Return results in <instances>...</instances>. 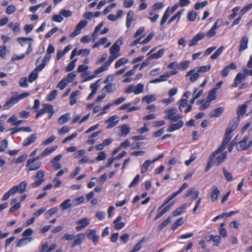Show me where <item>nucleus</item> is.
<instances>
[{
    "instance_id": "nucleus-1",
    "label": "nucleus",
    "mask_w": 252,
    "mask_h": 252,
    "mask_svg": "<svg viewBox=\"0 0 252 252\" xmlns=\"http://www.w3.org/2000/svg\"><path fill=\"white\" fill-rule=\"evenodd\" d=\"M27 186V182L26 181H24L19 185L14 186L4 194L2 200L3 201L7 200L11 195H13L17 192L21 194L24 193L26 190Z\"/></svg>"
},
{
    "instance_id": "nucleus-2",
    "label": "nucleus",
    "mask_w": 252,
    "mask_h": 252,
    "mask_svg": "<svg viewBox=\"0 0 252 252\" xmlns=\"http://www.w3.org/2000/svg\"><path fill=\"white\" fill-rule=\"evenodd\" d=\"M217 29L213 27L207 32L206 35L209 37H214L216 35V30ZM205 36L204 33L199 32L195 35L191 40L189 42V47L196 45L197 44L198 41L203 39Z\"/></svg>"
},
{
    "instance_id": "nucleus-3",
    "label": "nucleus",
    "mask_w": 252,
    "mask_h": 252,
    "mask_svg": "<svg viewBox=\"0 0 252 252\" xmlns=\"http://www.w3.org/2000/svg\"><path fill=\"white\" fill-rule=\"evenodd\" d=\"M45 113L49 114L48 119H50L54 113L53 106L50 104H43L42 108L37 111V113L35 115V118L38 119L41 117Z\"/></svg>"
},
{
    "instance_id": "nucleus-4",
    "label": "nucleus",
    "mask_w": 252,
    "mask_h": 252,
    "mask_svg": "<svg viewBox=\"0 0 252 252\" xmlns=\"http://www.w3.org/2000/svg\"><path fill=\"white\" fill-rule=\"evenodd\" d=\"M45 176V172L42 170H38L35 176L33 177L34 180V183L31 184L32 188H35L39 187L44 181V177Z\"/></svg>"
},
{
    "instance_id": "nucleus-5",
    "label": "nucleus",
    "mask_w": 252,
    "mask_h": 252,
    "mask_svg": "<svg viewBox=\"0 0 252 252\" xmlns=\"http://www.w3.org/2000/svg\"><path fill=\"white\" fill-rule=\"evenodd\" d=\"M230 134L231 133L229 132L225 131L221 144L219 148L213 153V155L212 156V157H214V155L219 154L220 152H222L225 149L226 145L228 144L231 139Z\"/></svg>"
},
{
    "instance_id": "nucleus-6",
    "label": "nucleus",
    "mask_w": 252,
    "mask_h": 252,
    "mask_svg": "<svg viewBox=\"0 0 252 252\" xmlns=\"http://www.w3.org/2000/svg\"><path fill=\"white\" fill-rule=\"evenodd\" d=\"M90 53V50L88 49H82L77 50V49H74L71 52L70 55V59L72 60L76 56H88Z\"/></svg>"
},
{
    "instance_id": "nucleus-7",
    "label": "nucleus",
    "mask_w": 252,
    "mask_h": 252,
    "mask_svg": "<svg viewBox=\"0 0 252 252\" xmlns=\"http://www.w3.org/2000/svg\"><path fill=\"white\" fill-rule=\"evenodd\" d=\"M29 163V159L28 160L26 166L28 168V172L38 170L42 165V162L40 161H33L32 162Z\"/></svg>"
},
{
    "instance_id": "nucleus-8",
    "label": "nucleus",
    "mask_w": 252,
    "mask_h": 252,
    "mask_svg": "<svg viewBox=\"0 0 252 252\" xmlns=\"http://www.w3.org/2000/svg\"><path fill=\"white\" fill-rule=\"evenodd\" d=\"M88 238L92 240L94 245H96L98 242L99 237L96 234V230L94 229H90L89 232L86 234Z\"/></svg>"
},
{
    "instance_id": "nucleus-9",
    "label": "nucleus",
    "mask_w": 252,
    "mask_h": 252,
    "mask_svg": "<svg viewBox=\"0 0 252 252\" xmlns=\"http://www.w3.org/2000/svg\"><path fill=\"white\" fill-rule=\"evenodd\" d=\"M248 140V137L245 136L243 140L238 142L236 145V149L238 151H245L248 149L247 142Z\"/></svg>"
},
{
    "instance_id": "nucleus-10",
    "label": "nucleus",
    "mask_w": 252,
    "mask_h": 252,
    "mask_svg": "<svg viewBox=\"0 0 252 252\" xmlns=\"http://www.w3.org/2000/svg\"><path fill=\"white\" fill-rule=\"evenodd\" d=\"M199 192L198 190H195L194 187L190 188L188 191L184 195V197L186 198L191 196L190 198L192 200L196 199L199 195Z\"/></svg>"
},
{
    "instance_id": "nucleus-11",
    "label": "nucleus",
    "mask_w": 252,
    "mask_h": 252,
    "mask_svg": "<svg viewBox=\"0 0 252 252\" xmlns=\"http://www.w3.org/2000/svg\"><path fill=\"white\" fill-rule=\"evenodd\" d=\"M249 103V101H246L242 105L238 106L237 109V114L238 115V121H240V117L243 116L246 112V109L248 107L247 103Z\"/></svg>"
},
{
    "instance_id": "nucleus-12",
    "label": "nucleus",
    "mask_w": 252,
    "mask_h": 252,
    "mask_svg": "<svg viewBox=\"0 0 252 252\" xmlns=\"http://www.w3.org/2000/svg\"><path fill=\"white\" fill-rule=\"evenodd\" d=\"M239 122V121H238V119H237V120L233 119L232 121H230L226 129V131L229 132V133H231L237 127Z\"/></svg>"
},
{
    "instance_id": "nucleus-13",
    "label": "nucleus",
    "mask_w": 252,
    "mask_h": 252,
    "mask_svg": "<svg viewBox=\"0 0 252 252\" xmlns=\"http://www.w3.org/2000/svg\"><path fill=\"white\" fill-rule=\"evenodd\" d=\"M220 192L216 186H212V191L210 194V199L212 202L216 201L220 196Z\"/></svg>"
},
{
    "instance_id": "nucleus-14",
    "label": "nucleus",
    "mask_w": 252,
    "mask_h": 252,
    "mask_svg": "<svg viewBox=\"0 0 252 252\" xmlns=\"http://www.w3.org/2000/svg\"><path fill=\"white\" fill-rule=\"evenodd\" d=\"M237 66L235 63H232L229 65L224 67V68L221 71V75L223 77H226L228 75L229 71L231 70L235 69Z\"/></svg>"
},
{
    "instance_id": "nucleus-15",
    "label": "nucleus",
    "mask_w": 252,
    "mask_h": 252,
    "mask_svg": "<svg viewBox=\"0 0 252 252\" xmlns=\"http://www.w3.org/2000/svg\"><path fill=\"white\" fill-rule=\"evenodd\" d=\"M183 121L182 120H179L177 123L170 124L167 128V131L169 132H173L175 130L180 129L183 127Z\"/></svg>"
},
{
    "instance_id": "nucleus-16",
    "label": "nucleus",
    "mask_w": 252,
    "mask_h": 252,
    "mask_svg": "<svg viewBox=\"0 0 252 252\" xmlns=\"http://www.w3.org/2000/svg\"><path fill=\"white\" fill-rule=\"evenodd\" d=\"M18 102L16 97L12 96L10 97L2 106L3 110H7L13 106Z\"/></svg>"
},
{
    "instance_id": "nucleus-17",
    "label": "nucleus",
    "mask_w": 252,
    "mask_h": 252,
    "mask_svg": "<svg viewBox=\"0 0 252 252\" xmlns=\"http://www.w3.org/2000/svg\"><path fill=\"white\" fill-rule=\"evenodd\" d=\"M76 238L72 242L71 247L74 248L77 246L80 245L83 241L85 238V235L84 233L78 234L76 236Z\"/></svg>"
},
{
    "instance_id": "nucleus-18",
    "label": "nucleus",
    "mask_w": 252,
    "mask_h": 252,
    "mask_svg": "<svg viewBox=\"0 0 252 252\" xmlns=\"http://www.w3.org/2000/svg\"><path fill=\"white\" fill-rule=\"evenodd\" d=\"M37 135L35 133L32 134L26 138L23 142L24 146H28L33 143L36 139Z\"/></svg>"
},
{
    "instance_id": "nucleus-19",
    "label": "nucleus",
    "mask_w": 252,
    "mask_h": 252,
    "mask_svg": "<svg viewBox=\"0 0 252 252\" xmlns=\"http://www.w3.org/2000/svg\"><path fill=\"white\" fill-rule=\"evenodd\" d=\"M248 41L249 39L247 36H244L242 38L240 41L239 52H241L248 48Z\"/></svg>"
},
{
    "instance_id": "nucleus-20",
    "label": "nucleus",
    "mask_w": 252,
    "mask_h": 252,
    "mask_svg": "<svg viewBox=\"0 0 252 252\" xmlns=\"http://www.w3.org/2000/svg\"><path fill=\"white\" fill-rule=\"evenodd\" d=\"M227 157L226 152H223L219 155L215 159H214V165L218 166L221 163L223 162Z\"/></svg>"
},
{
    "instance_id": "nucleus-21",
    "label": "nucleus",
    "mask_w": 252,
    "mask_h": 252,
    "mask_svg": "<svg viewBox=\"0 0 252 252\" xmlns=\"http://www.w3.org/2000/svg\"><path fill=\"white\" fill-rule=\"evenodd\" d=\"M76 223L80 224V225H78L76 227V230L79 231L81 229L85 228L89 223V221L87 218H83L78 220Z\"/></svg>"
},
{
    "instance_id": "nucleus-22",
    "label": "nucleus",
    "mask_w": 252,
    "mask_h": 252,
    "mask_svg": "<svg viewBox=\"0 0 252 252\" xmlns=\"http://www.w3.org/2000/svg\"><path fill=\"white\" fill-rule=\"evenodd\" d=\"M194 71H195L194 69H191L189 72H188L186 75V77H188V76L190 75L189 80H190V82H194L195 81H196L199 76V73L198 72H196V73H194Z\"/></svg>"
},
{
    "instance_id": "nucleus-23",
    "label": "nucleus",
    "mask_w": 252,
    "mask_h": 252,
    "mask_svg": "<svg viewBox=\"0 0 252 252\" xmlns=\"http://www.w3.org/2000/svg\"><path fill=\"white\" fill-rule=\"evenodd\" d=\"M224 111V108L222 107H220L214 109L213 111L210 113L211 117L218 118L220 117Z\"/></svg>"
},
{
    "instance_id": "nucleus-24",
    "label": "nucleus",
    "mask_w": 252,
    "mask_h": 252,
    "mask_svg": "<svg viewBox=\"0 0 252 252\" xmlns=\"http://www.w3.org/2000/svg\"><path fill=\"white\" fill-rule=\"evenodd\" d=\"M177 110L176 108H172L167 109L165 111L164 113L166 114L165 118L167 120H170L174 115L176 114Z\"/></svg>"
},
{
    "instance_id": "nucleus-25",
    "label": "nucleus",
    "mask_w": 252,
    "mask_h": 252,
    "mask_svg": "<svg viewBox=\"0 0 252 252\" xmlns=\"http://www.w3.org/2000/svg\"><path fill=\"white\" fill-rule=\"evenodd\" d=\"M32 237H24L20 239L16 244V247H21L32 241Z\"/></svg>"
},
{
    "instance_id": "nucleus-26",
    "label": "nucleus",
    "mask_w": 252,
    "mask_h": 252,
    "mask_svg": "<svg viewBox=\"0 0 252 252\" xmlns=\"http://www.w3.org/2000/svg\"><path fill=\"white\" fill-rule=\"evenodd\" d=\"M120 50V46L117 45V44H114L110 49V53L111 55L114 56H119V51Z\"/></svg>"
},
{
    "instance_id": "nucleus-27",
    "label": "nucleus",
    "mask_w": 252,
    "mask_h": 252,
    "mask_svg": "<svg viewBox=\"0 0 252 252\" xmlns=\"http://www.w3.org/2000/svg\"><path fill=\"white\" fill-rule=\"evenodd\" d=\"M164 53V49L163 48L160 49L157 53H154L149 55V60L157 59L162 57Z\"/></svg>"
},
{
    "instance_id": "nucleus-28",
    "label": "nucleus",
    "mask_w": 252,
    "mask_h": 252,
    "mask_svg": "<svg viewBox=\"0 0 252 252\" xmlns=\"http://www.w3.org/2000/svg\"><path fill=\"white\" fill-rule=\"evenodd\" d=\"M186 207V204H183L181 207L178 208L172 212V215L175 217L183 214L185 212Z\"/></svg>"
},
{
    "instance_id": "nucleus-29",
    "label": "nucleus",
    "mask_w": 252,
    "mask_h": 252,
    "mask_svg": "<svg viewBox=\"0 0 252 252\" xmlns=\"http://www.w3.org/2000/svg\"><path fill=\"white\" fill-rule=\"evenodd\" d=\"M152 163H154V162H153V160L152 161H151L150 160H146L141 166V173L142 174L145 173L148 170L149 167H150V165Z\"/></svg>"
},
{
    "instance_id": "nucleus-30",
    "label": "nucleus",
    "mask_w": 252,
    "mask_h": 252,
    "mask_svg": "<svg viewBox=\"0 0 252 252\" xmlns=\"http://www.w3.org/2000/svg\"><path fill=\"white\" fill-rule=\"evenodd\" d=\"M57 148L58 147L57 146L48 147L44 149L42 153L44 157H46L54 152L57 149Z\"/></svg>"
},
{
    "instance_id": "nucleus-31",
    "label": "nucleus",
    "mask_w": 252,
    "mask_h": 252,
    "mask_svg": "<svg viewBox=\"0 0 252 252\" xmlns=\"http://www.w3.org/2000/svg\"><path fill=\"white\" fill-rule=\"evenodd\" d=\"M103 22L100 23L95 28L94 32L92 34L93 41H94L98 37V32L103 26Z\"/></svg>"
},
{
    "instance_id": "nucleus-32",
    "label": "nucleus",
    "mask_w": 252,
    "mask_h": 252,
    "mask_svg": "<svg viewBox=\"0 0 252 252\" xmlns=\"http://www.w3.org/2000/svg\"><path fill=\"white\" fill-rule=\"evenodd\" d=\"M121 217L120 216H118L116 219L114 221V224L115 225V228L116 229H120L124 227L125 224L123 222H120L121 220Z\"/></svg>"
},
{
    "instance_id": "nucleus-33",
    "label": "nucleus",
    "mask_w": 252,
    "mask_h": 252,
    "mask_svg": "<svg viewBox=\"0 0 252 252\" xmlns=\"http://www.w3.org/2000/svg\"><path fill=\"white\" fill-rule=\"evenodd\" d=\"M17 41L22 46H24L27 43V41H32V38L31 37H21L17 39Z\"/></svg>"
},
{
    "instance_id": "nucleus-34",
    "label": "nucleus",
    "mask_w": 252,
    "mask_h": 252,
    "mask_svg": "<svg viewBox=\"0 0 252 252\" xmlns=\"http://www.w3.org/2000/svg\"><path fill=\"white\" fill-rule=\"evenodd\" d=\"M70 199H67L65 200L60 204V207L63 210H65L72 206L71 204L70 203Z\"/></svg>"
},
{
    "instance_id": "nucleus-35",
    "label": "nucleus",
    "mask_w": 252,
    "mask_h": 252,
    "mask_svg": "<svg viewBox=\"0 0 252 252\" xmlns=\"http://www.w3.org/2000/svg\"><path fill=\"white\" fill-rule=\"evenodd\" d=\"M219 154H216L215 155H214V157H212V155H213V153H212L209 157V161L208 162V163L207 164V166L206 167V168H205V172H207V171H208L210 168H211V167L212 166V165L213 164H214V161L213 160L214 159V158H215V157L218 155Z\"/></svg>"
},
{
    "instance_id": "nucleus-36",
    "label": "nucleus",
    "mask_w": 252,
    "mask_h": 252,
    "mask_svg": "<svg viewBox=\"0 0 252 252\" xmlns=\"http://www.w3.org/2000/svg\"><path fill=\"white\" fill-rule=\"evenodd\" d=\"M69 118V115L68 113H65L62 115L58 119V123L60 125H63L65 123Z\"/></svg>"
},
{
    "instance_id": "nucleus-37",
    "label": "nucleus",
    "mask_w": 252,
    "mask_h": 252,
    "mask_svg": "<svg viewBox=\"0 0 252 252\" xmlns=\"http://www.w3.org/2000/svg\"><path fill=\"white\" fill-rule=\"evenodd\" d=\"M171 218L169 216L165 220L163 221L158 226V230L160 231L163 229L168 224L170 223Z\"/></svg>"
},
{
    "instance_id": "nucleus-38",
    "label": "nucleus",
    "mask_w": 252,
    "mask_h": 252,
    "mask_svg": "<svg viewBox=\"0 0 252 252\" xmlns=\"http://www.w3.org/2000/svg\"><path fill=\"white\" fill-rule=\"evenodd\" d=\"M38 77V72L36 71V70H33L32 71V72L30 74L28 77V81L30 83H32Z\"/></svg>"
},
{
    "instance_id": "nucleus-39",
    "label": "nucleus",
    "mask_w": 252,
    "mask_h": 252,
    "mask_svg": "<svg viewBox=\"0 0 252 252\" xmlns=\"http://www.w3.org/2000/svg\"><path fill=\"white\" fill-rule=\"evenodd\" d=\"M177 195H178V193L176 192L173 193L171 195H169L167 198L164 201V203L160 206L158 208V210L163 208L165 205L168 204L172 199L175 198Z\"/></svg>"
},
{
    "instance_id": "nucleus-40",
    "label": "nucleus",
    "mask_w": 252,
    "mask_h": 252,
    "mask_svg": "<svg viewBox=\"0 0 252 252\" xmlns=\"http://www.w3.org/2000/svg\"><path fill=\"white\" fill-rule=\"evenodd\" d=\"M142 100L143 101L146 102L147 103L149 104L155 101L156 100V98L154 95H147L144 96Z\"/></svg>"
},
{
    "instance_id": "nucleus-41",
    "label": "nucleus",
    "mask_w": 252,
    "mask_h": 252,
    "mask_svg": "<svg viewBox=\"0 0 252 252\" xmlns=\"http://www.w3.org/2000/svg\"><path fill=\"white\" fill-rule=\"evenodd\" d=\"M116 119L117 117L116 116H112L106 121V123L110 124L108 127H112L116 125L117 122L114 121Z\"/></svg>"
},
{
    "instance_id": "nucleus-42",
    "label": "nucleus",
    "mask_w": 252,
    "mask_h": 252,
    "mask_svg": "<svg viewBox=\"0 0 252 252\" xmlns=\"http://www.w3.org/2000/svg\"><path fill=\"white\" fill-rule=\"evenodd\" d=\"M249 74H247L245 72H244V73L239 72L237 74L234 80L235 81H236L238 83H240Z\"/></svg>"
},
{
    "instance_id": "nucleus-43",
    "label": "nucleus",
    "mask_w": 252,
    "mask_h": 252,
    "mask_svg": "<svg viewBox=\"0 0 252 252\" xmlns=\"http://www.w3.org/2000/svg\"><path fill=\"white\" fill-rule=\"evenodd\" d=\"M77 95H78L77 91L73 92L71 94V95L69 96V99H70L69 104H70V105H73L77 102L76 97L77 96Z\"/></svg>"
},
{
    "instance_id": "nucleus-44",
    "label": "nucleus",
    "mask_w": 252,
    "mask_h": 252,
    "mask_svg": "<svg viewBox=\"0 0 252 252\" xmlns=\"http://www.w3.org/2000/svg\"><path fill=\"white\" fill-rule=\"evenodd\" d=\"M134 13L132 11H129L127 14V28L130 26L132 21L135 20L133 19Z\"/></svg>"
},
{
    "instance_id": "nucleus-45",
    "label": "nucleus",
    "mask_w": 252,
    "mask_h": 252,
    "mask_svg": "<svg viewBox=\"0 0 252 252\" xmlns=\"http://www.w3.org/2000/svg\"><path fill=\"white\" fill-rule=\"evenodd\" d=\"M224 49L223 46H220L211 56L212 60L217 59L218 57L221 54Z\"/></svg>"
},
{
    "instance_id": "nucleus-46",
    "label": "nucleus",
    "mask_w": 252,
    "mask_h": 252,
    "mask_svg": "<svg viewBox=\"0 0 252 252\" xmlns=\"http://www.w3.org/2000/svg\"><path fill=\"white\" fill-rule=\"evenodd\" d=\"M183 10H182L181 11H178L177 12L174 16H173L167 22L168 24H170L173 21H174L176 19H177V21H179L181 15L182 14L183 12Z\"/></svg>"
},
{
    "instance_id": "nucleus-47",
    "label": "nucleus",
    "mask_w": 252,
    "mask_h": 252,
    "mask_svg": "<svg viewBox=\"0 0 252 252\" xmlns=\"http://www.w3.org/2000/svg\"><path fill=\"white\" fill-rule=\"evenodd\" d=\"M189 64V61H184L180 63L177 68L179 69L185 70L187 69Z\"/></svg>"
},
{
    "instance_id": "nucleus-48",
    "label": "nucleus",
    "mask_w": 252,
    "mask_h": 252,
    "mask_svg": "<svg viewBox=\"0 0 252 252\" xmlns=\"http://www.w3.org/2000/svg\"><path fill=\"white\" fill-rule=\"evenodd\" d=\"M184 223L183 219L181 218L178 219L172 225L171 228L173 230L176 229L179 226H181Z\"/></svg>"
},
{
    "instance_id": "nucleus-49",
    "label": "nucleus",
    "mask_w": 252,
    "mask_h": 252,
    "mask_svg": "<svg viewBox=\"0 0 252 252\" xmlns=\"http://www.w3.org/2000/svg\"><path fill=\"white\" fill-rule=\"evenodd\" d=\"M87 23L88 22L86 20L80 21L75 27L77 29V31H79L80 32L81 30L86 27Z\"/></svg>"
},
{
    "instance_id": "nucleus-50",
    "label": "nucleus",
    "mask_w": 252,
    "mask_h": 252,
    "mask_svg": "<svg viewBox=\"0 0 252 252\" xmlns=\"http://www.w3.org/2000/svg\"><path fill=\"white\" fill-rule=\"evenodd\" d=\"M217 92L215 90L212 89L208 93L207 100L209 101H213L216 99Z\"/></svg>"
},
{
    "instance_id": "nucleus-51",
    "label": "nucleus",
    "mask_w": 252,
    "mask_h": 252,
    "mask_svg": "<svg viewBox=\"0 0 252 252\" xmlns=\"http://www.w3.org/2000/svg\"><path fill=\"white\" fill-rule=\"evenodd\" d=\"M144 91V85L141 84H138L136 86H135L134 93L136 94L142 93Z\"/></svg>"
},
{
    "instance_id": "nucleus-52",
    "label": "nucleus",
    "mask_w": 252,
    "mask_h": 252,
    "mask_svg": "<svg viewBox=\"0 0 252 252\" xmlns=\"http://www.w3.org/2000/svg\"><path fill=\"white\" fill-rule=\"evenodd\" d=\"M57 95V91L56 90L51 91L50 94L48 95L47 100L48 101H51L56 97Z\"/></svg>"
},
{
    "instance_id": "nucleus-53",
    "label": "nucleus",
    "mask_w": 252,
    "mask_h": 252,
    "mask_svg": "<svg viewBox=\"0 0 252 252\" xmlns=\"http://www.w3.org/2000/svg\"><path fill=\"white\" fill-rule=\"evenodd\" d=\"M197 13L194 11H191L189 12L188 15V19L190 22L194 21L197 16Z\"/></svg>"
},
{
    "instance_id": "nucleus-54",
    "label": "nucleus",
    "mask_w": 252,
    "mask_h": 252,
    "mask_svg": "<svg viewBox=\"0 0 252 252\" xmlns=\"http://www.w3.org/2000/svg\"><path fill=\"white\" fill-rule=\"evenodd\" d=\"M77 59H75L69 63L67 65V66L65 67V70L67 72L72 71L75 67V62H76Z\"/></svg>"
},
{
    "instance_id": "nucleus-55",
    "label": "nucleus",
    "mask_w": 252,
    "mask_h": 252,
    "mask_svg": "<svg viewBox=\"0 0 252 252\" xmlns=\"http://www.w3.org/2000/svg\"><path fill=\"white\" fill-rule=\"evenodd\" d=\"M47 244V248L45 249L44 252H51L54 250L55 248H56V244H54L52 245H51L49 247V243L48 242H45L44 244H43L41 245V247H42L44 245Z\"/></svg>"
},
{
    "instance_id": "nucleus-56",
    "label": "nucleus",
    "mask_w": 252,
    "mask_h": 252,
    "mask_svg": "<svg viewBox=\"0 0 252 252\" xmlns=\"http://www.w3.org/2000/svg\"><path fill=\"white\" fill-rule=\"evenodd\" d=\"M9 27L12 29L14 33H17L20 32V29L18 23H15V24H9Z\"/></svg>"
},
{
    "instance_id": "nucleus-57",
    "label": "nucleus",
    "mask_w": 252,
    "mask_h": 252,
    "mask_svg": "<svg viewBox=\"0 0 252 252\" xmlns=\"http://www.w3.org/2000/svg\"><path fill=\"white\" fill-rule=\"evenodd\" d=\"M223 173L226 180L228 181H231L233 180L232 174L228 172L224 168H223Z\"/></svg>"
},
{
    "instance_id": "nucleus-58",
    "label": "nucleus",
    "mask_w": 252,
    "mask_h": 252,
    "mask_svg": "<svg viewBox=\"0 0 252 252\" xmlns=\"http://www.w3.org/2000/svg\"><path fill=\"white\" fill-rule=\"evenodd\" d=\"M8 142L7 140L3 139L0 142V152H3L7 148Z\"/></svg>"
},
{
    "instance_id": "nucleus-59",
    "label": "nucleus",
    "mask_w": 252,
    "mask_h": 252,
    "mask_svg": "<svg viewBox=\"0 0 252 252\" xmlns=\"http://www.w3.org/2000/svg\"><path fill=\"white\" fill-rule=\"evenodd\" d=\"M208 4V2L207 1H203L201 2H197L194 5V8L195 10H199L201 8H203L206 6Z\"/></svg>"
},
{
    "instance_id": "nucleus-60",
    "label": "nucleus",
    "mask_w": 252,
    "mask_h": 252,
    "mask_svg": "<svg viewBox=\"0 0 252 252\" xmlns=\"http://www.w3.org/2000/svg\"><path fill=\"white\" fill-rule=\"evenodd\" d=\"M7 52V48L6 46L3 45L0 46V57L3 59L5 58Z\"/></svg>"
},
{
    "instance_id": "nucleus-61",
    "label": "nucleus",
    "mask_w": 252,
    "mask_h": 252,
    "mask_svg": "<svg viewBox=\"0 0 252 252\" xmlns=\"http://www.w3.org/2000/svg\"><path fill=\"white\" fill-rule=\"evenodd\" d=\"M108 67H107V66H106L105 64H104V63L101 66L94 70V74H95V75H96L106 70Z\"/></svg>"
},
{
    "instance_id": "nucleus-62",
    "label": "nucleus",
    "mask_w": 252,
    "mask_h": 252,
    "mask_svg": "<svg viewBox=\"0 0 252 252\" xmlns=\"http://www.w3.org/2000/svg\"><path fill=\"white\" fill-rule=\"evenodd\" d=\"M108 67H107V66H106L105 64H104V63L101 66L94 70V74H95V75H96L106 70Z\"/></svg>"
},
{
    "instance_id": "nucleus-63",
    "label": "nucleus",
    "mask_w": 252,
    "mask_h": 252,
    "mask_svg": "<svg viewBox=\"0 0 252 252\" xmlns=\"http://www.w3.org/2000/svg\"><path fill=\"white\" fill-rule=\"evenodd\" d=\"M106 154L104 151L100 152L98 153V155L95 158L96 161H102L106 158Z\"/></svg>"
},
{
    "instance_id": "nucleus-64",
    "label": "nucleus",
    "mask_w": 252,
    "mask_h": 252,
    "mask_svg": "<svg viewBox=\"0 0 252 252\" xmlns=\"http://www.w3.org/2000/svg\"><path fill=\"white\" fill-rule=\"evenodd\" d=\"M103 91L107 93H112L114 91L113 85L111 83L107 84L103 89Z\"/></svg>"
}]
</instances>
